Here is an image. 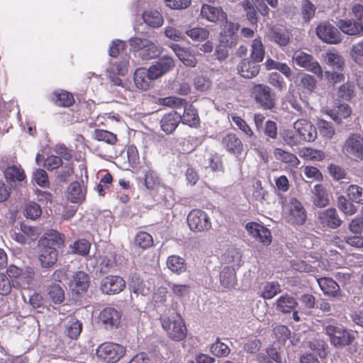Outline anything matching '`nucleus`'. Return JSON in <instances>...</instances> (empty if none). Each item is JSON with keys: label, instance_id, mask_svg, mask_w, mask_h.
I'll return each mask as SVG.
<instances>
[{"label": "nucleus", "instance_id": "21", "mask_svg": "<svg viewBox=\"0 0 363 363\" xmlns=\"http://www.w3.org/2000/svg\"><path fill=\"white\" fill-rule=\"evenodd\" d=\"M38 259L41 267L50 268L52 267L57 260L58 252L55 247L50 245H40Z\"/></svg>", "mask_w": 363, "mask_h": 363}, {"label": "nucleus", "instance_id": "53", "mask_svg": "<svg viewBox=\"0 0 363 363\" xmlns=\"http://www.w3.org/2000/svg\"><path fill=\"white\" fill-rule=\"evenodd\" d=\"M68 336L72 339H76L82 332V323L75 318L71 317L66 325Z\"/></svg>", "mask_w": 363, "mask_h": 363}, {"label": "nucleus", "instance_id": "51", "mask_svg": "<svg viewBox=\"0 0 363 363\" xmlns=\"http://www.w3.org/2000/svg\"><path fill=\"white\" fill-rule=\"evenodd\" d=\"M4 175L6 180L12 182H22L26 177L23 170L16 165L8 167L4 171Z\"/></svg>", "mask_w": 363, "mask_h": 363}, {"label": "nucleus", "instance_id": "11", "mask_svg": "<svg viewBox=\"0 0 363 363\" xmlns=\"http://www.w3.org/2000/svg\"><path fill=\"white\" fill-rule=\"evenodd\" d=\"M129 67V57L125 56L120 60H113L108 69L109 77L114 85L121 86L122 80L118 76H125L128 74Z\"/></svg>", "mask_w": 363, "mask_h": 363}, {"label": "nucleus", "instance_id": "48", "mask_svg": "<svg viewBox=\"0 0 363 363\" xmlns=\"http://www.w3.org/2000/svg\"><path fill=\"white\" fill-rule=\"evenodd\" d=\"M281 291V286L278 282H267L262 287L261 296L264 299H271Z\"/></svg>", "mask_w": 363, "mask_h": 363}, {"label": "nucleus", "instance_id": "32", "mask_svg": "<svg viewBox=\"0 0 363 363\" xmlns=\"http://www.w3.org/2000/svg\"><path fill=\"white\" fill-rule=\"evenodd\" d=\"M324 62L337 71H342L345 66V60L341 55L335 50H329L323 55Z\"/></svg>", "mask_w": 363, "mask_h": 363}, {"label": "nucleus", "instance_id": "19", "mask_svg": "<svg viewBox=\"0 0 363 363\" xmlns=\"http://www.w3.org/2000/svg\"><path fill=\"white\" fill-rule=\"evenodd\" d=\"M175 66L174 60L167 55H164L154 62L149 68L156 79L161 77Z\"/></svg>", "mask_w": 363, "mask_h": 363}, {"label": "nucleus", "instance_id": "59", "mask_svg": "<svg viewBox=\"0 0 363 363\" xmlns=\"http://www.w3.org/2000/svg\"><path fill=\"white\" fill-rule=\"evenodd\" d=\"M337 207L347 215H352L357 212L356 206L343 196L337 198Z\"/></svg>", "mask_w": 363, "mask_h": 363}, {"label": "nucleus", "instance_id": "15", "mask_svg": "<svg viewBox=\"0 0 363 363\" xmlns=\"http://www.w3.org/2000/svg\"><path fill=\"white\" fill-rule=\"evenodd\" d=\"M99 322L106 328H118L121 323V315L113 308L108 307L103 309L99 315Z\"/></svg>", "mask_w": 363, "mask_h": 363}, {"label": "nucleus", "instance_id": "38", "mask_svg": "<svg viewBox=\"0 0 363 363\" xmlns=\"http://www.w3.org/2000/svg\"><path fill=\"white\" fill-rule=\"evenodd\" d=\"M64 242V235L55 230H48L45 233V238L39 241V245L60 246Z\"/></svg>", "mask_w": 363, "mask_h": 363}, {"label": "nucleus", "instance_id": "34", "mask_svg": "<svg viewBox=\"0 0 363 363\" xmlns=\"http://www.w3.org/2000/svg\"><path fill=\"white\" fill-rule=\"evenodd\" d=\"M220 282L225 288L234 287L237 283L235 269L230 266L224 267L220 272Z\"/></svg>", "mask_w": 363, "mask_h": 363}, {"label": "nucleus", "instance_id": "56", "mask_svg": "<svg viewBox=\"0 0 363 363\" xmlns=\"http://www.w3.org/2000/svg\"><path fill=\"white\" fill-rule=\"evenodd\" d=\"M347 194L351 201L363 203V188L357 185H350L347 189Z\"/></svg>", "mask_w": 363, "mask_h": 363}, {"label": "nucleus", "instance_id": "50", "mask_svg": "<svg viewBox=\"0 0 363 363\" xmlns=\"http://www.w3.org/2000/svg\"><path fill=\"white\" fill-rule=\"evenodd\" d=\"M251 58L255 62H260L263 60L265 50L259 38H255L251 45Z\"/></svg>", "mask_w": 363, "mask_h": 363}, {"label": "nucleus", "instance_id": "25", "mask_svg": "<svg viewBox=\"0 0 363 363\" xmlns=\"http://www.w3.org/2000/svg\"><path fill=\"white\" fill-rule=\"evenodd\" d=\"M259 62L248 59L242 60L238 66L239 74L244 78L250 79L256 77L260 69Z\"/></svg>", "mask_w": 363, "mask_h": 363}, {"label": "nucleus", "instance_id": "6", "mask_svg": "<svg viewBox=\"0 0 363 363\" xmlns=\"http://www.w3.org/2000/svg\"><path fill=\"white\" fill-rule=\"evenodd\" d=\"M162 326L170 338L176 341L183 340L186 335V328L182 317L177 315L171 320L169 318L161 319Z\"/></svg>", "mask_w": 363, "mask_h": 363}, {"label": "nucleus", "instance_id": "41", "mask_svg": "<svg viewBox=\"0 0 363 363\" xmlns=\"http://www.w3.org/2000/svg\"><path fill=\"white\" fill-rule=\"evenodd\" d=\"M143 19L145 24L152 28H159L164 22L162 14L157 11H146L143 13Z\"/></svg>", "mask_w": 363, "mask_h": 363}, {"label": "nucleus", "instance_id": "2", "mask_svg": "<svg viewBox=\"0 0 363 363\" xmlns=\"http://www.w3.org/2000/svg\"><path fill=\"white\" fill-rule=\"evenodd\" d=\"M130 48L133 52H138V57L143 60H148L157 57L162 52V48L147 38L138 36L128 40Z\"/></svg>", "mask_w": 363, "mask_h": 363}, {"label": "nucleus", "instance_id": "13", "mask_svg": "<svg viewBox=\"0 0 363 363\" xmlns=\"http://www.w3.org/2000/svg\"><path fill=\"white\" fill-rule=\"evenodd\" d=\"M293 128L298 133L301 141L312 142L317 138L316 128L305 119H298L294 123Z\"/></svg>", "mask_w": 363, "mask_h": 363}, {"label": "nucleus", "instance_id": "57", "mask_svg": "<svg viewBox=\"0 0 363 363\" xmlns=\"http://www.w3.org/2000/svg\"><path fill=\"white\" fill-rule=\"evenodd\" d=\"M90 246L91 245L89 241L82 239L75 241L72 245H70V248L74 253L85 256L89 253Z\"/></svg>", "mask_w": 363, "mask_h": 363}, {"label": "nucleus", "instance_id": "35", "mask_svg": "<svg viewBox=\"0 0 363 363\" xmlns=\"http://www.w3.org/2000/svg\"><path fill=\"white\" fill-rule=\"evenodd\" d=\"M181 121L183 124L190 127H196L199 124V117L196 110L192 105L184 106L183 115H181Z\"/></svg>", "mask_w": 363, "mask_h": 363}, {"label": "nucleus", "instance_id": "46", "mask_svg": "<svg viewBox=\"0 0 363 363\" xmlns=\"http://www.w3.org/2000/svg\"><path fill=\"white\" fill-rule=\"evenodd\" d=\"M167 267L174 273L181 274L186 270L184 259L177 255H171L167 260Z\"/></svg>", "mask_w": 363, "mask_h": 363}, {"label": "nucleus", "instance_id": "36", "mask_svg": "<svg viewBox=\"0 0 363 363\" xmlns=\"http://www.w3.org/2000/svg\"><path fill=\"white\" fill-rule=\"evenodd\" d=\"M172 49L178 58L187 67H195L197 60L195 56L186 49L178 45H174Z\"/></svg>", "mask_w": 363, "mask_h": 363}, {"label": "nucleus", "instance_id": "44", "mask_svg": "<svg viewBox=\"0 0 363 363\" xmlns=\"http://www.w3.org/2000/svg\"><path fill=\"white\" fill-rule=\"evenodd\" d=\"M280 135L283 142L290 147L296 146L301 142L298 133L294 128L284 129Z\"/></svg>", "mask_w": 363, "mask_h": 363}, {"label": "nucleus", "instance_id": "16", "mask_svg": "<svg viewBox=\"0 0 363 363\" xmlns=\"http://www.w3.org/2000/svg\"><path fill=\"white\" fill-rule=\"evenodd\" d=\"M125 282L119 276H108L104 278L101 283V290L106 294H118L123 290Z\"/></svg>", "mask_w": 363, "mask_h": 363}, {"label": "nucleus", "instance_id": "18", "mask_svg": "<svg viewBox=\"0 0 363 363\" xmlns=\"http://www.w3.org/2000/svg\"><path fill=\"white\" fill-rule=\"evenodd\" d=\"M238 29V23L226 21L220 33V42L227 47H233L236 45Z\"/></svg>", "mask_w": 363, "mask_h": 363}, {"label": "nucleus", "instance_id": "61", "mask_svg": "<svg viewBox=\"0 0 363 363\" xmlns=\"http://www.w3.org/2000/svg\"><path fill=\"white\" fill-rule=\"evenodd\" d=\"M42 210L40 205L35 202H29L25 206L24 216L28 218L35 220L40 216Z\"/></svg>", "mask_w": 363, "mask_h": 363}, {"label": "nucleus", "instance_id": "58", "mask_svg": "<svg viewBox=\"0 0 363 363\" xmlns=\"http://www.w3.org/2000/svg\"><path fill=\"white\" fill-rule=\"evenodd\" d=\"M350 57L357 64H360L363 60V38L354 44L350 50Z\"/></svg>", "mask_w": 363, "mask_h": 363}, {"label": "nucleus", "instance_id": "29", "mask_svg": "<svg viewBox=\"0 0 363 363\" xmlns=\"http://www.w3.org/2000/svg\"><path fill=\"white\" fill-rule=\"evenodd\" d=\"M89 286V275L84 272H76L69 283V287L76 294H80L86 291Z\"/></svg>", "mask_w": 363, "mask_h": 363}, {"label": "nucleus", "instance_id": "64", "mask_svg": "<svg viewBox=\"0 0 363 363\" xmlns=\"http://www.w3.org/2000/svg\"><path fill=\"white\" fill-rule=\"evenodd\" d=\"M320 135L326 138H331L335 134L334 127L328 121L320 119L317 123Z\"/></svg>", "mask_w": 363, "mask_h": 363}, {"label": "nucleus", "instance_id": "27", "mask_svg": "<svg viewBox=\"0 0 363 363\" xmlns=\"http://www.w3.org/2000/svg\"><path fill=\"white\" fill-rule=\"evenodd\" d=\"M221 144L230 153L240 155L242 151V143L234 133H228L224 135L222 138Z\"/></svg>", "mask_w": 363, "mask_h": 363}, {"label": "nucleus", "instance_id": "5", "mask_svg": "<svg viewBox=\"0 0 363 363\" xmlns=\"http://www.w3.org/2000/svg\"><path fill=\"white\" fill-rule=\"evenodd\" d=\"M187 223L193 232H206L211 228L210 217L206 212L200 209H193L189 212Z\"/></svg>", "mask_w": 363, "mask_h": 363}, {"label": "nucleus", "instance_id": "7", "mask_svg": "<svg viewBox=\"0 0 363 363\" xmlns=\"http://www.w3.org/2000/svg\"><path fill=\"white\" fill-rule=\"evenodd\" d=\"M342 151L352 160H363V138L359 134H351L345 140Z\"/></svg>", "mask_w": 363, "mask_h": 363}, {"label": "nucleus", "instance_id": "20", "mask_svg": "<svg viewBox=\"0 0 363 363\" xmlns=\"http://www.w3.org/2000/svg\"><path fill=\"white\" fill-rule=\"evenodd\" d=\"M330 193L323 184H315L311 189V201L318 208H324L330 203Z\"/></svg>", "mask_w": 363, "mask_h": 363}, {"label": "nucleus", "instance_id": "4", "mask_svg": "<svg viewBox=\"0 0 363 363\" xmlns=\"http://www.w3.org/2000/svg\"><path fill=\"white\" fill-rule=\"evenodd\" d=\"M125 348L116 343L104 342L96 350L97 357L108 363H115L125 354Z\"/></svg>", "mask_w": 363, "mask_h": 363}, {"label": "nucleus", "instance_id": "63", "mask_svg": "<svg viewBox=\"0 0 363 363\" xmlns=\"http://www.w3.org/2000/svg\"><path fill=\"white\" fill-rule=\"evenodd\" d=\"M135 243L143 249L151 247L153 244V239L150 234L146 232H140L135 237Z\"/></svg>", "mask_w": 363, "mask_h": 363}, {"label": "nucleus", "instance_id": "26", "mask_svg": "<svg viewBox=\"0 0 363 363\" xmlns=\"http://www.w3.org/2000/svg\"><path fill=\"white\" fill-rule=\"evenodd\" d=\"M232 121L242 130L248 138L247 141L250 144V147L256 151L259 150V145L256 143L257 136L255 135L252 128L248 125L245 121L238 116H232Z\"/></svg>", "mask_w": 363, "mask_h": 363}, {"label": "nucleus", "instance_id": "24", "mask_svg": "<svg viewBox=\"0 0 363 363\" xmlns=\"http://www.w3.org/2000/svg\"><path fill=\"white\" fill-rule=\"evenodd\" d=\"M181 120V114L177 111L164 114L160 120L161 128L167 134L172 133L182 122Z\"/></svg>", "mask_w": 363, "mask_h": 363}, {"label": "nucleus", "instance_id": "31", "mask_svg": "<svg viewBox=\"0 0 363 363\" xmlns=\"http://www.w3.org/2000/svg\"><path fill=\"white\" fill-rule=\"evenodd\" d=\"M275 305L279 312L289 313L296 308L298 303L294 296L285 294L277 298Z\"/></svg>", "mask_w": 363, "mask_h": 363}, {"label": "nucleus", "instance_id": "8", "mask_svg": "<svg viewBox=\"0 0 363 363\" xmlns=\"http://www.w3.org/2000/svg\"><path fill=\"white\" fill-rule=\"evenodd\" d=\"M294 62L299 67L313 72L318 77L323 78V69L313 56L303 51H296L293 55Z\"/></svg>", "mask_w": 363, "mask_h": 363}, {"label": "nucleus", "instance_id": "22", "mask_svg": "<svg viewBox=\"0 0 363 363\" xmlns=\"http://www.w3.org/2000/svg\"><path fill=\"white\" fill-rule=\"evenodd\" d=\"M336 25L338 28L346 35L361 36L363 34V25L356 20L340 19Z\"/></svg>", "mask_w": 363, "mask_h": 363}, {"label": "nucleus", "instance_id": "55", "mask_svg": "<svg viewBox=\"0 0 363 363\" xmlns=\"http://www.w3.org/2000/svg\"><path fill=\"white\" fill-rule=\"evenodd\" d=\"M320 265V262L315 261L313 264H308L306 261L298 260L292 264L293 268L301 272H318V267Z\"/></svg>", "mask_w": 363, "mask_h": 363}, {"label": "nucleus", "instance_id": "62", "mask_svg": "<svg viewBox=\"0 0 363 363\" xmlns=\"http://www.w3.org/2000/svg\"><path fill=\"white\" fill-rule=\"evenodd\" d=\"M354 96V86L350 82L341 85L337 91V96L343 100H350Z\"/></svg>", "mask_w": 363, "mask_h": 363}, {"label": "nucleus", "instance_id": "28", "mask_svg": "<svg viewBox=\"0 0 363 363\" xmlns=\"http://www.w3.org/2000/svg\"><path fill=\"white\" fill-rule=\"evenodd\" d=\"M267 36L271 41L279 46L286 45L290 40V33L284 27H272L268 32Z\"/></svg>", "mask_w": 363, "mask_h": 363}, {"label": "nucleus", "instance_id": "52", "mask_svg": "<svg viewBox=\"0 0 363 363\" xmlns=\"http://www.w3.org/2000/svg\"><path fill=\"white\" fill-rule=\"evenodd\" d=\"M300 156L306 160L318 162L325 157L324 153L318 150L304 147L300 151Z\"/></svg>", "mask_w": 363, "mask_h": 363}, {"label": "nucleus", "instance_id": "9", "mask_svg": "<svg viewBox=\"0 0 363 363\" xmlns=\"http://www.w3.org/2000/svg\"><path fill=\"white\" fill-rule=\"evenodd\" d=\"M252 94L256 102L264 110H271L274 107L275 100L272 95L271 88L267 85L257 84L252 88Z\"/></svg>", "mask_w": 363, "mask_h": 363}, {"label": "nucleus", "instance_id": "30", "mask_svg": "<svg viewBox=\"0 0 363 363\" xmlns=\"http://www.w3.org/2000/svg\"><path fill=\"white\" fill-rule=\"evenodd\" d=\"M317 282L325 295L332 297H337L340 295V286L331 278H318Z\"/></svg>", "mask_w": 363, "mask_h": 363}, {"label": "nucleus", "instance_id": "37", "mask_svg": "<svg viewBox=\"0 0 363 363\" xmlns=\"http://www.w3.org/2000/svg\"><path fill=\"white\" fill-rule=\"evenodd\" d=\"M130 287L133 293L146 296L151 291L150 284L138 276H133L130 282Z\"/></svg>", "mask_w": 363, "mask_h": 363}, {"label": "nucleus", "instance_id": "54", "mask_svg": "<svg viewBox=\"0 0 363 363\" xmlns=\"http://www.w3.org/2000/svg\"><path fill=\"white\" fill-rule=\"evenodd\" d=\"M263 133L267 141L275 140L278 136V126L276 122L267 120L263 128Z\"/></svg>", "mask_w": 363, "mask_h": 363}, {"label": "nucleus", "instance_id": "12", "mask_svg": "<svg viewBox=\"0 0 363 363\" xmlns=\"http://www.w3.org/2000/svg\"><path fill=\"white\" fill-rule=\"evenodd\" d=\"M317 220L323 228L328 229L337 228L342 222L334 208H329L318 212Z\"/></svg>", "mask_w": 363, "mask_h": 363}, {"label": "nucleus", "instance_id": "14", "mask_svg": "<svg viewBox=\"0 0 363 363\" xmlns=\"http://www.w3.org/2000/svg\"><path fill=\"white\" fill-rule=\"evenodd\" d=\"M245 228L250 236L264 245L268 246L272 242L271 232L264 226L252 222L247 223Z\"/></svg>", "mask_w": 363, "mask_h": 363}, {"label": "nucleus", "instance_id": "42", "mask_svg": "<svg viewBox=\"0 0 363 363\" xmlns=\"http://www.w3.org/2000/svg\"><path fill=\"white\" fill-rule=\"evenodd\" d=\"M298 87L303 93L311 94L316 89L317 82L314 77L306 73L300 75Z\"/></svg>", "mask_w": 363, "mask_h": 363}, {"label": "nucleus", "instance_id": "49", "mask_svg": "<svg viewBox=\"0 0 363 363\" xmlns=\"http://www.w3.org/2000/svg\"><path fill=\"white\" fill-rule=\"evenodd\" d=\"M49 298L55 303H61L65 299V292L60 284H53L48 288Z\"/></svg>", "mask_w": 363, "mask_h": 363}, {"label": "nucleus", "instance_id": "23", "mask_svg": "<svg viewBox=\"0 0 363 363\" xmlns=\"http://www.w3.org/2000/svg\"><path fill=\"white\" fill-rule=\"evenodd\" d=\"M202 18L211 22H218L226 20V13L221 8L215 7L208 4H203L201 9Z\"/></svg>", "mask_w": 363, "mask_h": 363}, {"label": "nucleus", "instance_id": "3", "mask_svg": "<svg viewBox=\"0 0 363 363\" xmlns=\"http://www.w3.org/2000/svg\"><path fill=\"white\" fill-rule=\"evenodd\" d=\"M286 220L293 225H301L307 219V213L302 203L296 198H290L284 205Z\"/></svg>", "mask_w": 363, "mask_h": 363}, {"label": "nucleus", "instance_id": "45", "mask_svg": "<svg viewBox=\"0 0 363 363\" xmlns=\"http://www.w3.org/2000/svg\"><path fill=\"white\" fill-rule=\"evenodd\" d=\"M52 100L58 106L67 107L74 103L73 96L66 91H56L53 93Z\"/></svg>", "mask_w": 363, "mask_h": 363}, {"label": "nucleus", "instance_id": "17", "mask_svg": "<svg viewBox=\"0 0 363 363\" xmlns=\"http://www.w3.org/2000/svg\"><path fill=\"white\" fill-rule=\"evenodd\" d=\"M134 82L135 86L142 90H148L153 86V82L157 79L152 75L150 68H138L134 73Z\"/></svg>", "mask_w": 363, "mask_h": 363}, {"label": "nucleus", "instance_id": "33", "mask_svg": "<svg viewBox=\"0 0 363 363\" xmlns=\"http://www.w3.org/2000/svg\"><path fill=\"white\" fill-rule=\"evenodd\" d=\"M86 189L78 182L71 183L67 189V199L72 203H80L85 199Z\"/></svg>", "mask_w": 363, "mask_h": 363}, {"label": "nucleus", "instance_id": "10", "mask_svg": "<svg viewBox=\"0 0 363 363\" xmlns=\"http://www.w3.org/2000/svg\"><path fill=\"white\" fill-rule=\"evenodd\" d=\"M317 36L328 44H338L342 41L340 31L328 22L320 23L316 28Z\"/></svg>", "mask_w": 363, "mask_h": 363}, {"label": "nucleus", "instance_id": "40", "mask_svg": "<svg viewBox=\"0 0 363 363\" xmlns=\"http://www.w3.org/2000/svg\"><path fill=\"white\" fill-rule=\"evenodd\" d=\"M33 277V271L30 268H26L17 279H14L12 286L16 289H28L32 284Z\"/></svg>", "mask_w": 363, "mask_h": 363}, {"label": "nucleus", "instance_id": "47", "mask_svg": "<svg viewBox=\"0 0 363 363\" xmlns=\"http://www.w3.org/2000/svg\"><path fill=\"white\" fill-rule=\"evenodd\" d=\"M93 138L96 140L102 141L109 145H114L117 142L116 134L102 129H95L93 133Z\"/></svg>", "mask_w": 363, "mask_h": 363}, {"label": "nucleus", "instance_id": "1", "mask_svg": "<svg viewBox=\"0 0 363 363\" xmlns=\"http://www.w3.org/2000/svg\"><path fill=\"white\" fill-rule=\"evenodd\" d=\"M323 326L330 343L336 347L349 345L355 338L352 331L346 330L331 318L325 320Z\"/></svg>", "mask_w": 363, "mask_h": 363}, {"label": "nucleus", "instance_id": "39", "mask_svg": "<svg viewBox=\"0 0 363 363\" xmlns=\"http://www.w3.org/2000/svg\"><path fill=\"white\" fill-rule=\"evenodd\" d=\"M351 113V108L347 104H340L336 108L327 111V114L337 123H340L343 118L349 117Z\"/></svg>", "mask_w": 363, "mask_h": 363}, {"label": "nucleus", "instance_id": "60", "mask_svg": "<svg viewBox=\"0 0 363 363\" xmlns=\"http://www.w3.org/2000/svg\"><path fill=\"white\" fill-rule=\"evenodd\" d=\"M316 8L309 0H303L301 3V16L305 21H309L315 15Z\"/></svg>", "mask_w": 363, "mask_h": 363}, {"label": "nucleus", "instance_id": "43", "mask_svg": "<svg viewBox=\"0 0 363 363\" xmlns=\"http://www.w3.org/2000/svg\"><path fill=\"white\" fill-rule=\"evenodd\" d=\"M274 155L276 159L283 162L288 163L291 167H297L300 164L299 160L295 155L286 152L282 149L276 148Z\"/></svg>", "mask_w": 363, "mask_h": 363}]
</instances>
